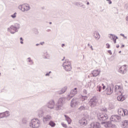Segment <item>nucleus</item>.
Listing matches in <instances>:
<instances>
[{
    "label": "nucleus",
    "instance_id": "1",
    "mask_svg": "<svg viewBox=\"0 0 128 128\" xmlns=\"http://www.w3.org/2000/svg\"><path fill=\"white\" fill-rule=\"evenodd\" d=\"M122 118L120 116L118 115H112L110 118V121H104L101 122L102 124H104V126L106 128H116V124L112 122H118Z\"/></svg>",
    "mask_w": 128,
    "mask_h": 128
},
{
    "label": "nucleus",
    "instance_id": "2",
    "mask_svg": "<svg viewBox=\"0 0 128 128\" xmlns=\"http://www.w3.org/2000/svg\"><path fill=\"white\" fill-rule=\"evenodd\" d=\"M30 126L33 128H38L40 126V120L37 118H34L31 120Z\"/></svg>",
    "mask_w": 128,
    "mask_h": 128
},
{
    "label": "nucleus",
    "instance_id": "3",
    "mask_svg": "<svg viewBox=\"0 0 128 128\" xmlns=\"http://www.w3.org/2000/svg\"><path fill=\"white\" fill-rule=\"evenodd\" d=\"M62 66L66 72L72 70V62L68 60H66L63 63Z\"/></svg>",
    "mask_w": 128,
    "mask_h": 128
},
{
    "label": "nucleus",
    "instance_id": "4",
    "mask_svg": "<svg viewBox=\"0 0 128 128\" xmlns=\"http://www.w3.org/2000/svg\"><path fill=\"white\" fill-rule=\"evenodd\" d=\"M97 118L98 120H100V122L104 121L108 118V116L106 113L101 112L97 114Z\"/></svg>",
    "mask_w": 128,
    "mask_h": 128
},
{
    "label": "nucleus",
    "instance_id": "5",
    "mask_svg": "<svg viewBox=\"0 0 128 128\" xmlns=\"http://www.w3.org/2000/svg\"><path fill=\"white\" fill-rule=\"evenodd\" d=\"M98 100L96 98V96H93L91 99H90L89 102V104L90 108H94L96 106V104Z\"/></svg>",
    "mask_w": 128,
    "mask_h": 128
},
{
    "label": "nucleus",
    "instance_id": "6",
    "mask_svg": "<svg viewBox=\"0 0 128 128\" xmlns=\"http://www.w3.org/2000/svg\"><path fill=\"white\" fill-rule=\"evenodd\" d=\"M19 10H20L22 12H28V10H30V5L28 4H23L22 5H20L18 6Z\"/></svg>",
    "mask_w": 128,
    "mask_h": 128
},
{
    "label": "nucleus",
    "instance_id": "7",
    "mask_svg": "<svg viewBox=\"0 0 128 128\" xmlns=\"http://www.w3.org/2000/svg\"><path fill=\"white\" fill-rule=\"evenodd\" d=\"M114 90V84H112L110 86L108 87L106 92V94L109 96L110 94H112V92Z\"/></svg>",
    "mask_w": 128,
    "mask_h": 128
},
{
    "label": "nucleus",
    "instance_id": "8",
    "mask_svg": "<svg viewBox=\"0 0 128 128\" xmlns=\"http://www.w3.org/2000/svg\"><path fill=\"white\" fill-rule=\"evenodd\" d=\"M90 128H100V124L98 122H93L90 124Z\"/></svg>",
    "mask_w": 128,
    "mask_h": 128
},
{
    "label": "nucleus",
    "instance_id": "9",
    "mask_svg": "<svg viewBox=\"0 0 128 128\" xmlns=\"http://www.w3.org/2000/svg\"><path fill=\"white\" fill-rule=\"evenodd\" d=\"M78 92L76 91V88H74V90H72L70 91V94L68 96V98H72V96H74Z\"/></svg>",
    "mask_w": 128,
    "mask_h": 128
},
{
    "label": "nucleus",
    "instance_id": "10",
    "mask_svg": "<svg viewBox=\"0 0 128 128\" xmlns=\"http://www.w3.org/2000/svg\"><path fill=\"white\" fill-rule=\"evenodd\" d=\"M92 36L96 40H98L100 38V35L98 31H94L92 33Z\"/></svg>",
    "mask_w": 128,
    "mask_h": 128
},
{
    "label": "nucleus",
    "instance_id": "11",
    "mask_svg": "<svg viewBox=\"0 0 128 128\" xmlns=\"http://www.w3.org/2000/svg\"><path fill=\"white\" fill-rule=\"evenodd\" d=\"M121 126L123 128H128V120H124L122 122Z\"/></svg>",
    "mask_w": 128,
    "mask_h": 128
},
{
    "label": "nucleus",
    "instance_id": "12",
    "mask_svg": "<svg viewBox=\"0 0 128 128\" xmlns=\"http://www.w3.org/2000/svg\"><path fill=\"white\" fill-rule=\"evenodd\" d=\"M117 100L119 102H124L126 100L124 98V95H122V93H121V94L117 96Z\"/></svg>",
    "mask_w": 128,
    "mask_h": 128
},
{
    "label": "nucleus",
    "instance_id": "13",
    "mask_svg": "<svg viewBox=\"0 0 128 128\" xmlns=\"http://www.w3.org/2000/svg\"><path fill=\"white\" fill-rule=\"evenodd\" d=\"M8 30L11 32V34H14L16 31V28L14 26H11L10 28H8Z\"/></svg>",
    "mask_w": 128,
    "mask_h": 128
},
{
    "label": "nucleus",
    "instance_id": "14",
    "mask_svg": "<svg viewBox=\"0 0 128 128\" xmlns=\"http://www.w3.org/2000/svg\"><path fill=\"white\" fill-rule=\"evenodd\" d=\"M100 72L98 71V70H94L92 72V76H98L100 74Z\"/></svg>",
    "mask_w": 128,
    "mask_h": 128
},
{
    "label": "nucleus",
    "instance_id": "15",
    "mask_svg": "<svg viewBox=\"0 0 128 128\" xmlns=\"http://www.w3.org/2000/svg\"><path fill=\"white\" fill-rule=\"evenodd\" d=\"M54 101H50L48 104V108H54Z\"/></svg>",
    "mask_w": 128,
    "mask_h": 128
},
{
    "label": "nucleus",
    "instance_id": "16",
    "mask_svg": "<svg viewBox=\"0 0 128 128\" xmlns=\"http://www.w3.org/2000/svg\"><path fill=\"white\" fill-rule=\"evenodd\" d=\"M64 116L66 118V120L68 122V124H72V119H70V117L66 116V115H64Z\"/></svg>",
    "mask_w": 128,
    "mask_h": 128
},
{
    "label": "nucleus",
    "instance_id": "17",
    "mask_svg": "<svg viewBox=\"0 0 128 128\" xmlns=\"http://www.w3.org/2000/svg\"><path fill=\"white\" fill-rule=\"evenodd\" d=\"M124 109H118V116H124Z\"/></svg>",
    "mask_w": 128,
    "mask_h": 128
},
{
    "label": "nucleus",
    "instance_id": "18",
    "mask_svg": "<svg viewBox=\"0 0 128 128\" xmlns=\"http://www.w3.org/2000/svg\"><path fill=\"white\" fill-rule=\"evenodd\" d=\"M68 89V88L66 87H64L62 88V90H60L58 94H64V92H66V90Z\"/></svg>",
    "mask_w": 128,
    "mask_h": 128
},
{
    "label": "nucleus",
    "instance_id": "19",
    "mask_svg": "<svg viewBox=\"0 0 128 128\" xmlns=\"http://www.w3.org/2000/svg\"><path fill=\"white\" fill-rule=\"evenodd\" d=\"M88 121L86 120H81L80 124L81 126H86Z\"/></svg>",
    "mask_w": 128,
    "mask_h": 128
},
{
    "label": "nucleus",
    "instance_id": "20",
    "mask_svg": "<svg viewBox=\"0 0 128 128\" xmlns=\"http://www.w3.org/2000/svg\"><path fill=\"white\" fill-rule=\"evenodd\" d=\"M110 36H109V38H112V40H113L114 44H116V40L115 39L114 37V34H110Z\"/></svg>",
    "mask_w": 128,
    "mask_h": 128
},
{
    "label": "nucleus",
    "instance_id": "21",
    "mask_svg": "<svg viewBox=\"0 0 128 128\" xmlns=\"http://www.w3.org/2000/svg\"><path fill=\"white\" fill-rule=\"evenodd\" d=\"M86 98H88V96H82V95L80 96V100H82V102H84V100H86Z\"/></svg>",
    "mask_w": 128,
    "mask_h": 128
},
{
    "label": "nucleus",
    "instance_id": "22",
    "mask_svg": "<svg viewBox=\"0 0 128 128\" xmlns=\"http://www.w3.org/2000/svg\"><path fill=\"white\" fill-rule=\"evenodd\" d=\"M64 102V99L62 98H60L59 99L58 102V104H62V102Z\"/></svg>",
    "mask_w": 128,
    "mask_h": 128
},
{
    "label": "nucleus",
    "instance_id": "23",
    "mask_svg": "<svg viewBox=\"0 0 128 128\" xmlns=\"http://www.w3.org/2000/svg\"><path fill=\"white\" fill-rule=\"evenodd\" d=\"M50 118H52V117L50 116H47L46 117L43 118V120L44 122H48V120H50Z\"/></svg>",
    "mask_w": 128,
    "mask_h": 128
},
{
    "label": "nucleus",
    "instance_id": "24",
    "mask_svg": "<svg viewBox=\"0 0 128 128\" xmlns=\"http://www.w3.org/2000/svg\"><path fill=\"white\" fill-rule=\"evenodd\" d=\"M49 124L50 126H52V128H54V126H56V124L54 122H52V121H50L49 122Z\"/></svg>",
    "mask_w": 128,
    "mask_h": 128
},
{
    "label": "nucleus",
    "instance_id": "25",
    "mask_svg": "<svg viewBox=\"0 0 128 128\" xmlns=\"http://www.w3.org/2000/svg\"><path fill=\"white\" fill-rule=\"evenodd\" d=\"M74 102H76V100H73L72 101V102L71 103V106L72 108H74V106H76V104H78L74 103Z\"/></svg>",
    "mask_w": 128,
    "mask_h": 128
},
{
    "label": "nucleus",
    "instance_id": "26",
    "mask_svg": "<svg viewBox=\"0 0 128 128\" xmlns=\"http://www.w3.org/2000/svg\"><path fill=\"white\" fill-rule=\"evenodd\" d=\"M102 86H98L96 90H97L98 92H102Z\"/></svg>",
    "mask_w": 128,
    "mask_h": 128
},
{
    "label": "nucleus",
    "instance_id": "27",
    "mask_svg": "<svg viewBox=\"0 0 128 128\" xmlns=\"http://www.w3.org/2000/svg\"><path fill=\"white\" fill-rule=\"evenodd\" d=\"M100 110L102 112H108V110L106 108H101Z\"/></svg>",
    "mask_w": 128,
    "mask_h": 128
},
{
    "label": "nucleus",
    "instance_id": "28",
    "mask_svg": "<svg viewBox=\"0 0 128 128\" xmlns=\"http://www.w3.org/2000/svg\"><path fill=\"white\" fill-rule=\"evenodd\" d=\"M118 72H120V74H124V70H122V68H120L118 70Z\"/></svg>",
    "mask_w": 128,
    "mask_h": 128
},
{
    "label": "nucleus",
    "instance_id": "29",
    "mask_svg": "<svg viewBox=\"0 0 128 128\" xmlns=\"http://www.w3.org/2000/svg\"><path fill=\"white\" fill-rule=\"evenodd\" d=\"M128 110H124L123 114H124V116H126L128 114Z\"/></svg>",
    "mask_w": 128,
    "mask_h": 128
},
{
    "label": "nucleus",
    "instance_id": "30",
    "mask_svg": "<svg viewBox=\"0 0 128 128\" xmlns=\"http://www.w3.org/2000/svg\"><path fill=\"white\" fill-rule=\"evenodd\" d=\"M4 114L6 116H10V112L6 111V112H4Z\"/></svg>",
    "mask_w": 128,
    "mask_h": 128
},
{
    "label": "nucleus",
    "instance_id": "31",
    "mask_svg": "<svg viewBox=\"0 0 128 128\" xmlns=\"http://www.w3.org/2000/svg\"><path fill=\"white\" fill-rule=\"evenodd\" d=\"M86 110V106H80V110Z\"/></svg>",
    "mask_w": 128,
    "mask_h": 128
},
{
    "label": "nucleus",
    "instance_id": "32",
    "mask_svg": "<svg viewBox=\"0 0 128 128\" xmlns=\"http://www.w3.org/2000/svg\"><path fill=\"white\" fill-rule=\"evenodd\" d=\"M62 126L65 128H67L68 126H66V124H65L64 123H62Z\"/></svg>",
    "mask_w": 128,
    "mask_h": 128
},
{
    "label": "nucleus",
    "instance_id": "33",
    "mask_svg": "<svg viewBox=\"0 0 128 128\" xmlns=\"http://www.w3.org/2000/svg\"><path fill=\"white\" fill-rule=\"evenodd\" d=\"M106 46H106L107 48H110V44H108V43H107L106 44Z\"/></svg>",
    "mask_w": 128,
    "mask_h": 128
},
{
    "label": "nucleus",
    "instance_id": "34",
    "mask_svg": "<svg viewBox=\"0 0 128 128\" xmlns=\"http://www.w3.org/2000/svg\"><path fill=\"white\" fill-rule=\"evenodd\" d=\"M20 40H21L20 44H24V40L22 39V38H20Z\"/></svg>",
    "mask_w": 128,
    "mask_h": 128
},
{
    "label": "nucleus",
    "instance_id": "35",
    "mask_svg": "<svg viewBox=\"0 0 128 128\" xmlns=\"http://www.w3.org/2000/svg\"><path fill=\"white\" fill-rule=\"evenodd\" d=\"M113 36L115 40H118V36L114 35V34H113Z\"/></svg>",
    "mask_w": 128,
    "mask_h": 128
},
{
    "label": "nucleus",
    "instance_id": "36",
    "mask_svg": "<svg viewBox=\"0 0 128 128\" xmlns=\"http://www.w3.org/2000/svg\"><path fill=\"white\" fill-rule=\"evenodd\" d=\"M83 92H84V94H88V91L86 90H84Z\"/></svg>",
    "mask_w": 128,
    "mask_h": 128
},
{
    "label": "nucleus",
    "instance_id": "37",
    "mask_svg": "<svg viewBox=\"0 0 128 128\" xmlns=\"http://www.w3.org/2000/svg\"><path fill=\"white\" fill-rule=\"evenodd\" d=\"M108 54H110V56H112V50H108Z\"/></svg>",
    "mask_w": 128,
    "mask_h": 128
},
{
    "label": "nucleus",
    "instance_id": "38",
    "mask_svg": "<svg viewBox=\"0 0 128 128\" xmlns=\"http://www.w3.org/2000/svg\"><path fill=\"white\" fill-rule=\"evenodd\" d=\"M114 90H115L116 92L118 90V85L115 86Z\"/></svg>",
    "mask_w": 128,
    "mask_h": 128
},
{
    "label": "nucleus",
    "instance_id": "39",
    "mask_svg": "<svg viewBox=\"0 0 128 128\" xmlns=\"http://www.w3.org/2000/svg\"><path fill=\"white\" fill-rule=\"evenodd\" d=\"M16 13H15L13 15H12L11 16L12 18H16Z\"/></svg>",
    "mask_w": 128,
    "mask_h": 128
},
{
    "label": "nucleus",
    "instance_id": "40",
    "mask_svg": "<svg viewBox=\"0 0 128 128\" xmlns=\"http://www.w3.org/2000/svg\"><path fill=\"white\" fill-rule=\"evenodd\" d=\"M107 2H108V4H112V0H106Z\"/></svg>",
    "mask_w": 128,
    "mask_h": 128
},
{
    "label": "nucleus",
    "instance_id": "41",
    "mask_svg": "<svg viewBox=\"0 0 128 128\" xmlns=\"http://www.w3.org/2000/svg\"><path fill=\"white\" fill-rule=\"evenodd\" d=\"M46 58H50V54H46Z\"/></svg>",
    "mask_w": 128,
    "mask_h": 128
},
{
    "label": "nucleus",
    "instance_id": "42",
    "mask_svg": "<svg viewBox=\"0 0 128 128\" xmlns=\"http://www.w3.org/2000/svg\"><path fill=\"white\" fill-rule=\"evenodd\" d=\"M120 36H123V38H126V37H125L124 34H120Z\"/></svg>",
    "mask_w": 128,
    "mask_h": 128
},
{
    "label": "nucleus",
    "instance_id": "43",
    "mask_svg": "<svg viewBox=\"0 0 128 128\" xmlns=\"http://www.w3.org/2000/svg\"><path fill=\"white\" fill-rule=\"evenodd\" d=\"M118 90H121L122 86H118Z\"/></svg>",
    "mask_w": 128,
    "mask_h": 128
},
{
    "label": "nucleus",
    "instance_id": "44",
    "mask_svg": "<svg viewBox=\"0 0 128 128\" xmlns=\"http://www.w3.org/2000/svg\"><path fill=\"white\" fill-rule=\"evenodd\" d=\"M3 116H4V114H0V118H2Z\"/></svg>",
    "mask_w": 128,
    "mask_h": 128
},
{
    "label": "nucleus",
    "instance_id": "45",
    "mask_svg": "<svg viewBox=\"0 0 128 128\" xmlns=\"http://www.w3.org/2000/svg\"><path fill=\"white\" fill-rule=\"evenodd\" d=\"M102 90H106V86H104L102 88Z\"/></svg>",
    "mask_w": 128,
    "mask_h": 128
},
{
    "label": "nucleus",
    "instance_id": "46",
    "mask_svg": "<svg viewBox=\"0 0 128 128\" xmlns=\"http://www.w3.org/2000/svg\"><path fill=\"white\" fill-rule=\"evenodd\" d=\"M116 48H120V45L117 44V45L116 46Z\"/></svg>",
    "mask_w": 128,
    "mask_h": 128
},
{
    "label": "nucleus",
    "instance_id": "47",
    "mask_svg": "<svg viewBox=\"0 0 128 128\" xmlns=\"http://www.w3.org/2000/svg\"><path fill=\"white\" fill-rule=\"evenodd\" d=\"M124 48V44H122L121 46V48Z\"/></svg>",
    "mask_w": 128,
    "mask_h": 128
},
{
    "label": "nucleus",
    "instance_id": "48",
    "mask_svg": "<svg viewBox=\"0 0 128 128\" xmlns=\"http://www.w3.org/2000/svg\"><path fill=\"white\" fill-rule=\"evenodd\" d=\"M28 62H32V60H30V58H28Z\"/></svg>",
    "mask_w": 128,
    "mask_h": 128
},
{
    "label": "nucleus",
    "instance_id": "49",
    "mask_svg": "<svg viewBox=\"0 0 128 128\" xmlns=\"http://www.w3.org/2000/svg\"><path fill=\"white\" fill-rule=\"evenodd\" d=\"M90 48L92 49V50H94V48H92V46H90Z\"/></svg>",
    "mask_w": 128,
    "mask_h": 128
},
{
    "label": "nucleus",
    "instance_id": "50",
    "mask_svg": "<svg viewBox=\"0 0 128 128\" xmlns=\"http://www.w3.org/2000/svg\"><path fill=\"white\" fill-rule=\"evenodd\" d=\"M126 20L127 22H128V16H126Z\"/></svg>",
    "mask_w": 128,
    "mask_h": 128
},
{
    "label": "nucleus",
    "instance_id": "51",
    "mask_svg": "<svg viewBox=\"0 0 128 128\" xmlns=\"http://www.w3.org/2000/svg\"><path fill=\"white\" fill-rule=\"evenodd\" d=\"M62 48H64V44H62Z\"/></svg>",
    "mask_w": 128,
    "mask_h": 128
},
{
    "label": "nucleus",
    "instance_id": "52",
    "mask_svg": "<svg viewBox=\"0 0 128 128\" xmlns=\"http://www.w3.org/2000/svg\"><path fill=\"white\" fill-rule=\"evenodd\" d=\"M46 76H50V74H46Z\"/></svg>",
    "mask_w": 128,
    "mask_h": 128
},
{
    "label": "nucleus",
    "instance_id": "53",
    "mask_svg": "<svg viewBox=\"0 0 128 128\" xmlns=\"http://www.w3.org/2000/svg\"><path fill=\"white\" fill-rule=\"evenodd\" d=\"M86 4L88 5L90 4V2H87Z\"/></svg>",
    "mask_w": 128,
    "mask_h": 128
},
{
    "label": "nucleus",
    "instance_id": "54",
    "mask_svg": "<svg viewBox=\"0 0 128 128\" xmlns=\"http://www.w3.org/2000/svg\"><path fill=\"white\" fill-rule=\"evenodd\" d=\"M81 6H82L84 8H86V6H82V5H81Z\"/></svg>",
    "mask_w": 128,
    "mask_h": 128
},
{
    "label": "nucleus",
    "instance_id": "55",
    "mask_svg": "<svg viewBox=\"0 0 128 128\" xmlns=\"http://www.w3.org/2000/svg\"><path fill=\"white\" fill-rule=\"evenodd\" d=\"M102 86H104V84H102Z\"/></svg>",
    "mask_w": 128,
    "mask_h": 128
},
{
    "label": "nucleus",
    "instance_id": "56",
    "mask_svg": "<svg viewBox=\"0 0 128 128\" xmlns=\"http://www.w3.org/2000/svg\"><path fill=\"white\" fill-rule=\"evenodd\" d=\"M88 46H90V44H88Z\"/></svg>",
    "mask_w": 128,
    "mask_h": 128
},
{
    "label": "nucleus",
    "instance_id": "57",
    "mask_svg": "<svg viewBox=\"0 0 128 128\" xmlns=\"http://www.w3.org/2000/svg\"><path fill=\"white\" fill-rule=\"evenodd\" d=\"M118 52H119V54H120V52H122V51L120 50V51H119Z\"/></svg>",
    "mask_w": 128,
    "mask_h": 128
},
{
    "label": "nucleus",
    "instance_id": "58",
    "mask_svg": "<svg viewBox=\"0 0 128 128\" xmlns=\"http://www.w3.org/2000/svg\"><path fill=\"white\" fill-rule=\"evenodd\" d=\"M118 92H122V91H120V90H119Z\"/></svg>",
    "mask_w": 128,
    "mask_h": 128
},
{
    "label": "nucleus",
    "instance_id": "59",
    "mask_svg": "<svg viewBox=\"0 0 128 128\" xmlns=\"http://www.w3.org/2000/svg\"><path fill=\"white\" fill-rule=\"evenodd\" d=\"M64 60V58L62 59V60Z\"/></svg>",
    "mask_w": 128,
    "mask_h": 128
},
{
    "label": "nucleus",
    "instance_id": "60",
    "mask_svg": "<svg viewBox=\"0 0 128 128\" xmlns=\"http://www.w3.org/2000/svg\"><path fill=\"white\" fill-rule=\"evenodd\" d=\"M36 46H38V44H36Z\"/></svg>",
    "mask_w": 128,
    "mask_h": 128
},
{
    "label": "nucleus",
    "instance_id": "61",
    "mask_svg": "<svg viewBox=\"0 0 128 128\" xmlns=\"http://www.w3.org/2000/svg\"><path fill=\"white\" fill-rule=\"evenodd\" d=\"M90 82H91V81H90Z\"/></svg>",
    "mask_w": 128,
    "mask_h": 128
}]
</instances>
